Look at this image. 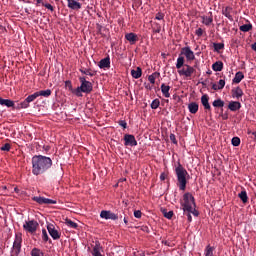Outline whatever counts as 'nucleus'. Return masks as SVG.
<instances>
[{
	"instance_id": "8",
	"label": "nucleus",
	"mask_w": 256,
	"mask_h": 256,
	"mask_svg": "<svg viewBox=\"0 0 256 256\" xmlns=\"http://www.w3.org/2000/svg\"><path fill=\"white\" fill-rule=\"evenodd\" d=\"M39 226V222H37L36 219H30L28 220V222H25L23 224V229H25V231H29L30 234H35V231H37Z\"/></svg>"
},
{
	"instance_id": "9",
	"label": "nucleus",
	"mask_w": 256,
	"mask_h": 256,
	"mask_svg": "<svg viewBox=\"0 0 256 256\" xmlns=\"http://www.w3.org/2000/svg\"><path fill=\"white\" fill-rule=\"evenodd\" d=\"M125 146H137V138L133 135V133H125L124 136Z\"/></svg>"
},
{
	"instance_id": "22",
	"label": "nucleus",
	"mask_w": 256,
	"mask_h": 256,
	"mask_svg": "<svg viewBox=\"0 0 256 256\" xmlns=\"http://www.w3.org/2000/svg\"><path fill=\"white\" fill-rule=\"evenodd\" d=\"M225 85H226V80L220 79L218 84L217 83L212 84V89L213 90H222L223 88H225Z\"/></svg>"
},
{
	"instance_id": "38",
	"label": "nucleus",
	"mask_w": 256,
	"mask_h": 256,
	"mask_svg": "<svg viewBox=\"0 0 256 256\" xmlns=\"http://www.w3.org/2000/svg\"><path fill=\"white\" fill-rule=\"evenodd\" d=\"M159 75H160V73H152L151 75H148L149 82L152 84L156 83V78Z\"/></svg>"
},
{
	"instance_id": "1",
	"label": "nucleus",
	"mask_w": 256,
	"mask_h": 256,
	"mask_svg": "<svg viewBox=\"0 0 256 256\" xmlns=\"http://www.w3.org/2000/svg\"><path fill=\"white\" fill-rule=\"evenodd\" d=\"M52 163L53 161L52 158H50V156H33L32 173H34L35 176H39L40 173H45V171H48V168H51Z\"/></svg>"
},
{
	"instance_id": "54",
	"label": "nucleus",
	"mask_w": 256,
	"mask_h": 256,
	"mask_svg": "<svg viewBox=\"0 0 256 256\" xmlns=\"http://www.w3.org/2000/svg\"><path fill=\"white\" fill-rule=\"evenodd\" d=\"M252 50H255V51H256V43H253V45H252Z\"/></svg>"
},
{
	"instance_id": "42",
	"label": "nucleus",
	"mask_w": 256,
	"mask_h": 256,
	"mask_svg": "<svg viewBox=\"0 0 256 256\" xmlns=\"http://www.w3.org/2000/svg\"><path fill=\"white\" fill-rule=\"evenodd\" d=\"M42 239L44 241H49V234L47 232V229H42Z\"/></svg>"
},
{
	"instance_id": "15",
	"label": "nucleus",
	"mask_w": 256,
	"mask_h": 256,
	"mask_svg": "<svg viewBox=\"0 0 256 256\" xmlns=\"http://www.w3.org/2000/svg\"><path fill=\"white\" fill-rule=\"evenodd\" d=\"M102 249H103V247L101 246L100 242H95L93 251H92V255L93 256H104V254H102Z\"/></svg>"
},
{
	"instance_id": "50",
	"label": "nucleus",
	"mask_w": 256,
	"mask_h": 256,
	"mask_svg": "<svg viewBox=\"0 0 256 256\" xmlns=\"http://www.w3.org/2000/svg\"><path fill=\"white\" fill-rule=\"evenodd\" d=\"M154 32H161V25L156 24L155 28L153 29Z\"/></svg>"
},
{
	"instance_id": "13",
	"label": "nucleus",
	"mask_w": 256,
	"mask_h": 256,
	"mask_svg": "<svg viewBox=\"0 0 256 256\" xmlns=\"http://www.w3.org/2000/svg\"><path fill=\"white\" fill-rule=\"evenodd\" d=\"M47 229L50 236H52V239H60V234L58 232V229L54 227V224H48Z\"/></svg>"
},
{
	"instance_id": "51",
	"label": "nucleus",
	"mask_w": 256,
	"mask_h": 256,
	"mask_svg": "<svg viewBox=\"0 0 256 256\" xmlns=\"http://www.w3.org/2000/svg\"><path fill=\"white\" fill-rule=\"evenodd\" d=\"M192 214H193V212H188V214H187L188 221H193Z\"/></svg>"
},
{
	"instance_id": "60",
	"label": "nucleus",
	"mask_w": 256,
	"mask_h": 256,
	"mask_svg": "<svg viewBox=\"0 0 256 256\" xmlns=\"http://www.w3.org/2000/svg\"><path fill=\"white\" fill-rule=\"evenodd\" d=\"M140 256H146V254H145V253H143V254H140Z\"/></svg>"
},
{
	"instance_id": "63",
	"label": "nucleus",
	"mask_w": 256,
	"mask_h": 256,
	"mask_svg": "<svg viewBox=\"0 0 256 256\" xmlns=\"http://www.w3.org/2000/svg\"><path fill=\"white\" fill-rule=\"evenodd\" d=\"M56 2H59V0H55Z\"/></svg>"
},
{
	"instance_id": "33",
	"label": "nucleus",
	"mask_w": 256,
	"mask_h": 256,
	"mask_svg": "<svg viewBox=\"0 0 256 256\" xmlns=\"http://www.w3.org/2000/svg\"><path fill=\"white\" fill-rule=\"evenodd\" d=\"M213 105L215 108H223L225 105V102L222 101V98H217L216 101H213Z\"/></svg>"
},
{
	"instance_id": "49",
	"label": "nucleus",
	"mask_w": 256,
	"mask_h": 256,
	"mask_svg": "<svg viewBox=\"0 0 256 256\" xmlns=\"http://www.w3.org/2000/svg\"><path fill=\"white\" fill-rule=\"evenodd\" d=\"M141 230L146 231L147 234H150V227H147V225H142Z\"/></svg>"
},
{
	"instance_id": "43",
	"label": "nucleus",
	"mask_w": 256,
	"mask_h": 256,
	"mask_svg": "<svg viewBox=\"0 0 256 256\" xmlns=\"http://www.w3.org/2000/svg\"><path fill=\"white\" fill-rule=\"evenodd\" d=\"M11 143H4V146H1V151H10Z\"/></svg>"
},
{
	"instance_id": "53",
	"label": "nucleus",
	"mask_w": 256,
	"mask_h": 256,
	"mask_svg": "<svg viewBox=\"0 0 256 256\" xmlns=\"http://www.w3.org/2000/svg\"><path fill=\"white\" fill-rule=\"evenodd\" d=\"M120 125H122V128H127V121H119Z\"/></svg>"
},
{
	"instance_id": "52",
	"label": "nucleus",
	"mask_w": 256,
	"mask_h": 256,
	"mask_svg": "<svg viewBox=\"0 0 256 256\" xmlns=\"http://www.w3.org/2000/svg\"><path fill=\"white\" fill-rule=\"evenodd\" d=\"M166 177H167V174H165V172H162V174H160L161 181H165Z\"/></svg>"
},
{
	"instance_id": "41",
	"label": "nucleus",
	"mask_w": 256,
	"mask_h": 256,
	"mask_svg": "<svg viewBox=\"0 0 256 256\" xmlns=\"http://www.w3.org/2000/svg\"><path fill=\"white\" fill-rule=\"evenodd\" d=\"M225 47L224 43H214V50L219 51L223 50Z\"/></svg>"
},
{
	"instance_id": "56",
	"label": "nucleus",
	"mask_w": 256,
	"mask_h": 256,
	"mask_svg": "<svg viewBox=\"0 0 256 256\" xmlns=\"http://www.w3.org/2000/svg\"><path fill=\"white\" fill-rule=\"evenodd\" d=\"M74 2H79V5L82 7L81 0H74Z\"/></svg>"
},
{
	"instance_id": "17",
	"label": "nucleus",
	"mask_w": 256,
	"mask_h": 256,
	"mask_svg": "<svg viewBox=\"0 0 256 256\" xmlns=\"http://www.w3.org/2000/svg\"><path fill=\"white\" fill-rule=\"evenodd\" d=\"M170 90H171L170 85H166V83L161 84V91L165 98H170V95H171Z\"/></svg>"
},
{
	"instance_id": "10",
	"label": "nucleus",
	"mask_w": 256,
	"mask_h": 256,
	"mask_svg": "<svg viewBox=\"0 0 256 256\" xmlns=\"http://www.w3.org/2000/svg\"><path fill=\"white\" fill-rule=\"evenodd\" d=\"M33 201L37 204H57L56 199H47L46 196H33Z\"/></svg>"
},
{
	"instance_id": "44",
	"label": "nucleus",
	"mask_w": 256,
	"mask_h": 256,
	"mask_svg": "<svg viewBox=\"0 0 256 256\" xmlns=\"http://www.w3.org/2000/svg\"><path fill=\"white\" fill-rule=\"evenodd\" d=\"M165 14L164 12H157L156 20H164Z\"/></svg>"
},
{
	"instance_id": "30",
	"label": "nucleus",
	"mask_w": 256,
	"mask_h": 256,
	"mask_svg": "<svg viewBox=\"0 0 256 256\" xmlns=\"http://www.w3.org/2000/svg\"><path fill=\"white\" fill-rule=\"evenodd\" d=\"M111 61L109 56L107 58H102L99 62V67H110Z\"/></svg>"
},
{
	"instance_id": "47",
	"label": "nucleus",
	"mask_w": 256,
	"mask_h": 256,
	"mask_svg": "<svg viewBox=\"0 0 256 256\" xmlns=\"http://www.w3.org/2000/svg\"><path fill=\"white\" fill-rule=\"evenodd\" d=\"M203 33H204V30L202 28H198L195 31V34L198 35V37H202Z\"/></svg>"
},
{
	"instance_id": "3",
	"label": "nucleus",
	"mask_w": 256,
	"mask_h": 256,
	"mask_svg": "<svg viewBox=\"0 0 256 256\" xmlns=\"http://www.w3.org/2000/svg\"><path fill=\"white\" fill-rule=\"evenodd\" d=\"M176 67L179 75H184L185 78H192V75L196 73V68L193 65L185 64L184 54L181 51V55L177 58Z\"/></svg>"
},
{
	"instance_id": "36",
	"label": "nucleus",
	"mask_w": 256,
	"mask_h": 256,
	"mask_svg": "<svg viewBox=\"0 0 256 256\" xmlns=\"http://www.w3.org/2000/svg\"><path fill=\"white\" fill-rule=\"evenodd\" d=\"M66 224H67V226H70V228H72V229H78L77 222H73L72 219H66Z\"/></svg>"
},
{
	"instance_id": "2",
	"label": "nucleus",
	"mask_w": 256,
	"mask_h": 256,
	"mask_svg": "<svg viewBox=\"0 0 256 256\" xmlns=\"http://www.w3.org/2000/svg\"><path fill=\"white\" fill-rule=\"evenodd\" d=\"M182 209L184 211V214H189V211H192V214L194 216H199V212L196 208V201L195 196L190 193V191H187L186 194L183 195V201L181 203Z\"/></svg>"
},
{
	"instance_id": "5",
	"label": "nucleus",
	"mask_w": 256,
	"mask_h": 256,
	"mask_svg": "<svg viewBox=\"0 0 256 256\" xmlns=\"http://www.w3.org/2000/svg\"><path fill=\"white\" fill-rule=\"evenodd\" d=\"M52 90L50 88H47L46 90H36L35 93H32L30 96H27L22 103H20V108H29L30 103H33V100H36V98H39L40 95H44V98H49V95H51Z\"/></svg>"
},
{
	"instance_id": "21",
	"label": "nucleus",
	"mask_w": 256,
	"mask_h": 256,
	"mask_svg": "<svg viewBox=\"0 0 256 256\" xmlns=\"http://www.w3.org/2000/svg\"><path fill=\"white\" fill-rule=\"evenodd\" d=\"M201 103L204 106V108L206 110H211V106L209 103V96H207V93H205L202 97H201Z\"/></svg>"
},
{
	"instance_id": "57",
	"label": "nucleus",
	"mask_w": 256,
	"mask_h": 256,
	"mask_svg": "<svg viewBox=\"0 0 256 256\" xmlns=\"http://www.w3.org/2000/svg\"><path fill=\"white\" fill-rule=\"evenodd\" d=\"M253 136L254 138H256V131H253Z\"/></svg>"
},
{
	"instance_id": "27",
	"label": "nucleus",
	"mask_w": 256,
	"mask_h": 256,
	"mask_svg": "<svg viewBox=\"0 0 256 256\" xmlns=\"http://www.w3.org/2000/svg\"><path fill=\"white\" fill-rule=\"evenodd\" d=\"M188 110L190 113H198L199 104L196 102L188 103Z\"/></svg>"
},
{
	"instance_id": "45",
	"label": "nucleus",
	"mask_w": 256,
	"mask_h": 256,
	"mask_svg": "<svg viewBox=\"0 0 256 256\" xmlns=\"http://www.w3.org/2000/svg\"><path fill=\"white\" fill-rule=\"evenodd\" d=\"M170 141H172V143H178L175 133H170Z\"/></svg>"
},
{
	"instance_id": "39",
	"label": "nucleus",
	"mask_w": 256,
	"mask_h": 256,
	"mask_svg": "<svg viewBox=\"0 0 256 256\" xmlns=\"http://www.w3.org/2000/svg\"><path fill=\"white\" fill-rule=\"evenodd\" d=\"M241 138L239 136H234L232 138V146H240Z\"/></svg>"
},
{
	"instance_id": "59",
	"label": "nucleus",
	"mask_w": 256,
	"mask_h": 256,
	"mask_svg": "<svg viewBox=\"0 0 256 256\" xmlns=\"http://www.w3.org/2000/svg\"><path fill=\"white\" fill-rule=\"evenodd\" d=\"M15 191H19V189H17V186L15 187V189H14Z\"/></svg>"
},
{
	"instance_id": "34",
	"label": "nucleus",
	"mask_w": 256,
	"mask_h": 256,
	"mask_svg": "<svg viewBox=\"0 0 256 256\" xmlns=\"http://www.w3.org/2000/svg\"><path fill=\"white\" fill-rule=\"evenodd\" d=\"M31 256H44V252H42L41 249H38L37 247H34L31 250Z\"/></svg>"
},
{
	"instance_id": "20",
	"label": "nucleus",
	"mask_w": 256,
	"mask_h": 256,
	"mask_svg": "<svg viewBox=\"0 0 256 256\" xmlns=\"http://www.w3.org/2000/svg\"><path fill=\"white\" fill-rule=\"evenodd\" d=\"M201 20L203 22V25H212L213 22V15L212 12H210V15H202Z\"/></svg>"
},
{
	"instance_id": "28",
	"label": "nucleus",
	"mask_w": 256,
	"mask_h": 256,
	"mask_svg": "<svg viewBox=\"0 0 256 256\" xmlns=\"http://www.w3.org/2000/svg\"><path fill=\"white\" fill-rule=\"evenodd\" d=\"M228 108L230 110H240L241 103H240V101H230Z\"/></svg>"
},
{
	"instance_id": "7",
	"label": "nucleus",
	"mask_w": 256,
	"mask_h": 256,
	"mask_svg": "<svg viewBox=\"0 0 256 256\" xmlns=\"http://www.w3.org/2000/svg\"><path fill=\"white\" fill-rule=\"evenodd\" d=\"M22 241H23L22 234L21 233L15 234V239L10 252L11 256H19L22 249Z\"/></svg>"
},
{
	"instance_id": "29",
	"label": "nucleus",
	"mask_w": 256,
	"mask_h": 256,
	"mask_svg": "<svg viewBox=\"0 0 256 256\" xmlns=\"http://www.w3.org/2000/svg\"><path fill=\"white\" fill-rule=\"evenodd\" d=\"M80 72L83 73V75H97V70H92L91 68H80Z\"/></svg>"
},
{
	"instance_id": "37",
	"label": "nucleus",
	"mask_w": 256,
	"mask_h": 256,
	"mask_svg": "<svg viewBox=\"0 0 256 256\" xmlns=\"http://www.w3.org/2000/svg\"><path fill=\"white\" fill-rule=\"evenodd\" d=\"M205 256H214V249L210 246V244H208L205 249Z\"/></svg>"
},
{
	"instance_id": "24",
	"label": "nucleus",
	"mask_w": 256,
	"mask_h": 256,
	"mask_svg": "<svg viewBox=\"0 0 256 256\" xmlns=\"http://www.w3.org/2000/svg\"><path fill=\"white\" fill-rule=\"evenodd\" d=\"M68 1V7H70V10H81L80 2H75L74 0H67Z\"/></svg>"
},
{
	"instance_id": "6",
	"label": "nucleus",
	"mask_w": 256,
	"mask_h": 256,
	"mask_svg": "<svg viewBox=\"0 0 256 256\" xmlns=\"http://www.w3.org/2000/svg\"><path fill=\"white\" fill-rule=\"evenodd\" d=\"M80 85L75 90V95H78V97H81L82 93H91L93 90V83H91V80H86L85 77L80 78Z\"/></svg>"
},
{
	"instance_id": "25",
	"label": "nucleus",
	"mask_w": 256,
	"mask_h": 256,
	"mask_svg": "<svg viewBox=\"0 0 256 256\" xmlns=\"http://www.w3.org/2000/svg\"><path fill=\"white\" fill-rule=\"evenodd\" d=\"M142 74H143V70H142V68H140V66H138V68H136V70H134V69L131 70L132 78H136V79L141 78Z\"/></svg>"
},
{
	"instance_id": "32",
	"label": "nucleus",
	"mask_w": 256,
	"mask_h": 256,
	"mask_svg": "<svg viewBox=\"0 0 256 256\" xmlns=\"http://www.w3.org/2000/svg\"><path fill=\"white\" fill-rule=\"evenodd\" d=\"M238 196H239V199L243 201V204H247V201H248L247 191H240V194H238Z\"/></svg>"
},
{
	"instance_id": "14",
	"label": "nucleus",
	"mask_w": 256,
	"mask_h": 256,
	"mask_svg": "<svg viewBox=\"0 0 256 256\" xmlns=\"http://www.w3.org/2000/svg\"><path fill=\"white\" fill-rule=\"evenodd\" d=\"M244 95V90L240 87V85H237L236 88H232V98H242Z\"/></svg>"
},
{
	"instance_id": "18",
	"label": "nucleus",
	"mask_w": 256,
	"mask_h": 256,
	"mask_svg": "<svg viewBox=\"0 0 256 256\" xmlns=\"http://www.w3.org/2000/svg\"><path fill=\"white\" fill-rule=\"evenodd\" d=\"M36 5H42V7H46L47 10H50L51 12H54L53 5L50 4V2H45V0H36Z\"/></svg>"
},
{
	"instance_id": "40",
	"label": "nucleus",
	"mask_w": 256,
	"mask_h": 256,
	"mask_svg": "<svg viewBox=\"0 0 256 256\" xmlns=\"http://www.w3.org/2000/svg\"><path fill=\"white\" fill-rule=\"evenodd\" d=\"M159 105H160L159 98H154V101H152V103H151V108L157 109V108H159Z\"/></svg>"
},
{
	"instance_id": "55",
	"label": "nucleus",
	"mask_w": 256,
	"mask_h": 256,
	"mask_svg": "<svg viewBox=\"0 0 256 256\" xmlns=\"http://www.w3.org/2000/svg\"><path fill=\"white\" fill-rule=\"evenodd\" d=\"M124 222L125 224H128V219L126 218V216H124Z\"/></svg>"
},
{
	"instance_id": "4",
	"label": "nucleus",
	"mask_w": 256,
	"mask_h": 256,
	"mask_svg": "<svg viewBox=\"0 0 256 256\" xmlns=\"http://www.w3.org/2000/svg\"><path fill=\"white\" fill-rule=\"evenodd\" d=\"M175 173L179 183V189H181V191H185V189H187V176H189V174L187 169L182 166L180 161H178V164L175 168Z\"/></svg>"
},
{
	"instance_id": "31",
	"label": "nucleus",
	"mask_w": 256,
	"mask_h": 256,
	"mask_svg": "<svg viewBox=\"0 0 256 256\" xmlns=\"http://www.w3.org/2000/svg\"><path fill=\"white\" fill-rule=\"evenodd\" d=\"M223 67H224V65H223L222 60H216V63H213V65H212L213 70H216V71L223 70Z\"/></svg>"
},
{
	"instance_id": "12",
	"label": "nucleus",
	"mask_w": 256,
	"mask_h": 256,
	"mask_svg": "<svg viewBox=\"0 0 256 256\" xmlns=\"http://www.w3.org/2000/svg\"><path fill=\"white\" fill-rule=\"evenodd\" d=\"M182 54L185 55L186 60H195V53L191 50L190 46L187 45L181 50Z\"/></svg>"
},
{
	"instance_id": "58",
	"label": "nucleus",
	"mask_w": 256,
	"mask_h": 256,
	"mask_svg": "<svg viewBox=\"0 0 256 256\" xmlns=\"http://www.w3.org/2000/svg\"><path fill=\"white\" fill-rule=\"evenodd\" d=\"M3 189H7V186H6V185H4V186H3Z\"/></svg>"
},
{
	"instance_id": "16",
	"label": "nucleus",
	"mask_w": 256,
	"mask_h": 256,
	"mask_svg": "<svg viewBox=\"0 0 256 256\" xmlns=\"http://www.w3.org/2000/svg\"><path fill=\"white\" fill-rule=\"evenodd\" d=\"M125 37L131 45H135V42L138 40V35H136V32H127Z\"/></svg>"
},
{
	"instance_id": "11",
	"label": "nucleus",
	"mask_w": 256,
	"mask_h": 256,
	"mask_svg": "<svg viewBox=\"0 0 256 256\" xmlns=\"http://www.w3.org/2000/svg\"><path fill=\"white\" fill-rule=\"evenodd\" d=\"M100 216L102 219H112L117 220L119 219L118 214H115L114 212H110V210L103 209L100 213Z\"/></svg>"
},
{
	"instance_id": "19",
	"label": "nucleus",
	"mask_w": 256,
	"mask_h": 256,
	"mask_svg": "<svg viewBox=\"0 0 256 256\" xmlns=\"http://www.w3.org/2000/svg\"><path fill=\"white\" fill-rule=\"evenodd\" d=\"M233 7L227 6L224 7V9L222 10V14L225 15V17H228V20H233Z\"/></svg>"
},
{
	"instance_id": "46",
	"label": "nucleus",
	"mask_w": 256,
	"mask_h": 256,
	"mask_svg": "<svg viewBox=\"0 0 256 256\" xmlns=\"http://www.w3.org/2000/svg\"><path fill=\"white\" fill-rule=\"evenodd\" d=\"M134 216H136V219H141L142 212L140 209H137L136 212H134Z\"/></svg>"
},
{
	"instance_id": "35",
	"label": "nucleus",
	"mask_w": 256,
	"mask_h": 256,
	"mask_svg": "<svg viewBox=\"0 0 256 256\" xmlns=\"http://www.w3.org/2000/svg\"><path fill=\"white\" fill-rule=\"evenodd\" d=\"M253 26L251 24V22H249V24L246 25H240V30L242 32H249L250 30H252Z\"/></svg>"
},
{
	"instance_id": "48",
	"label": "nucleus",
	"mask_w": 256,
	"mask_h": 256,
	"mask_svg": "<svg viewBox=\"0 0 256 256\" xmlns=\"http://www.w3.org/2000/svg\"><path fill=\"white\" fill-rule=\"evenodd\" d=\"M174 212H164V216L166 219H172Z\"/></svg>"
},
{
	"instance_id": "23",
	"label": "nucleus",
	"mask_w": 256,
	"mask_h": 256,
	"mask_svg": "<svg viewBox=\"0 0 256 256\" xmlns=\"http://www.w3.org/2000/svg\"><path fill=\"white\" fill-rule=\"evenodd\" d=\"M0 105H7V108H13L15 103L10 98H0Z\"/></svg>"
},
{
	"instance_id": "62",
	"label": "nucleus",
	"mask_w": 256,
	"mask_h": 256,
	"mask_svg": "<svg viewBox=\"0 0 256 256\" xmlns=\"http://www.w3.org/2000/svg\"><path fill=\"white\" fill-rule=\"evenodd\" d=\"M248 133H249V134H251V133H252V131H248Z\"/></svg>"
},
{
	"instance_id": "26",
	"label": "nucleus",
	"mask_w": 256,
	"mask_h": 256,
	"mask_svg": "<svg viewBox=\"0 0 256 256\" xmlns=\"http://www.w3.org/2000/svg\"><path fill=\"white\" fill-rule=\"evenodd\" d=\"M244 79V73L242 70H238V72L234 75L233 83H241V80Z\"/></svg>"
},
{
	"instance_id": "61",
	"label": "nucleus",
	"mask_w": 256,
	"mask_h": 256,
	"mask_svg": "<svg viewBox=\"0 0 256 256\" xmlns=\"http://www.w3.org/2000/svg\"><path fill=\"white\" fill-rule=\"evenodd\" d=\"M164 244H166V245H167V244H169V242H164Z\"/></svg>"
}]
</instances>
